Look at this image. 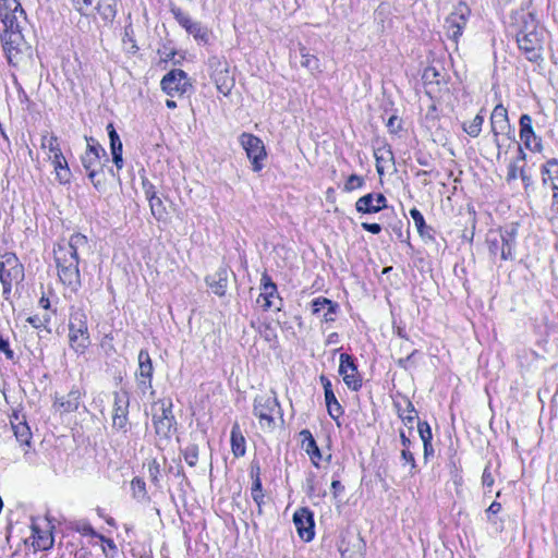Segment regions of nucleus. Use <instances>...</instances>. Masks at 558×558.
Segmentation results:
<instances>
[{"label": "nucleus", "mask_w": 558, "mask_h": 558, "mask_svg": "<svg viewBox=\"0 0 558 558\" xmlns=\"http://www.w3.org/2000/svg\"><path fill=\"white\" fill-rule=\"evenodd\" d=\"M519 48L524 51L530 61H538L543 45L542 33L536 28L531 31H520L517 35Z\"/></svg>", "instance_id": "1a4fd4ad"}, {"label": "nucleus", "mask_w": 558, "mask_h": 558, "mask_svg": "<svg viewBox=\"0 0 558 558\" xmlns=\"http://www.w3.org/2000/svg\"><path fill=\"white\" fill-rule=\"evenodd\" d=\"M171 13L173 14L175 21L196 40H208V32L202 25V23L193 21L189 14L184 13L178 7L171 8Z\"/></svg>", "instance_id": "dca6fc26"}, {"label": "nucleus", "mask_w": 558, "mask_h": 558, "mask_svg": "<svg viewBox=\"0 0 558 558\" xmlns=\"http://www.w3.org/2000/svg\"><path fill=\"white\" fill-rule=\"evenodd\" d=\"M331 489L335 498H337L344 490V486L341 484L340 481L333 480L331 482Z\"/></svg>", "instance_id": "680f3d73"}, {"label": "nucleus", "mask_w": 558, "mask_h": 558, "mask_svg": "<svg viewBox=\"0 0 558 558\" xmlns=\"http://www.w3.org/2000/svg\"><path fill=\"white\" fill-rule=\"evenodd\" d=\"M252 498L253 500L258 505L260 506L262 501H263V492H262V482H260V478L258 476V474L256 475L254 482H253V486H252Z\"/></svg>", "instance_id": "09e8293b"}, {"label": "nucleus", "mask_w": 558, "mask_h": 558, "mask_svg": "<svg viewBox=\"0 0 558 558\" xmlns=\"http://www.w3.org/2000/svg\"><path fill=\"white\" fill-rule=\"evenodd\" d=\"M11 424H12V428H13L14 435L16 437V440L21 445H25V446L29 447L31 439H32V432H31V428L27 425V423L20 421L17 423L11 422Z\"/></svg>", "instance_id": "473e14b6"}, {"label": "nucleus", "mask_w": 558, "mask_h": 558, "mask_svg": "<svg viewBox=\"0 0 558 558\" xmlns=\"http://www.w3.org/2000/svg\"><path fill=\"white\" fill-rule=\"evenodd\" d=\"M320 380H322V384L324 387L325 400H326L328 413L333 420H337L338 417H340L343 414L342 407L338 402V400L332 391L330 380L328 378H326L325 376H322Z\"/></svg>", "instance_id": "5701e85b"}, {"label": "nucleus", "mask_w": 558, "mask_h": 558, "mask_svg": "<svg viewBox=\"0 0 558 558\" xmlns=\"http://www.w3.org/2000/svg\"><path fill=\"white\" fill-rule=\"evenodd\" d=\"M401 460L403 461V465H410V474L413 475L416 470V462L413 453L409 449L401 450Z\"/></svg>", "instance_id": "603ef678"}, {"label": "nucleus", "mask_w": 558, "mask_h": 558, "mask_svg": "<svg viewBox=\"0 0 558 558\" xmlns=\"http://www.w3.org/2000/svg\"><path fill=\"white\" fill-rule=\"evenodd\" d=\"M361 226L365 231H368L373 234H378L381 231V226L378 223L363 222Z\"/></svg>", "instance_id": "052dcab7"}, {"label": "nucleus", "mask_w": 558, "mask_h": 558, "mask_svg": "<svg viewBox=\"0 0 558 558\" xmlns=\"http://www.w3.org/2000/svg\"><path fill=\"white\" fill-rule=\"evenodd\" d=\"M506 142H509L507 138H506V135H497V136H494V143L497 147V155H496V158L498 161L501 160V156H502V149L507 146L506 145Z\"/></svg>", "instance_id": "4d7b16f0"}, {"label": "nucleus", "mask_w": 558, "mask_h": 558, "mask_svg": "<svg viewBox=\"0 0 558 558\" xmlns=\"http://www.w3.org/2000/svg\"><path fill=\"white\" fill-rule=\"evenodd\" d=\"M41 149L47 150L48 158H51V156H56L61 154V148L59 144V140L53 134H44L41 135Z\"/></svg>", "instance_id": "72a5a7b5"}, {"label": "nucleus", "mask_w": 558, "mask_h": 558, "mask_svg": "<svg viewBox=\"0 0 558 558\" xmlns=\"http://www.w3.org/2000/svg\"><path fill=\"white\" fill-rule=\"evenodd\" d=\"M27 322L34 327V328H39L43 326V322L40 318H38L37 316H32V317H28L27 318Z\"/></svg>", "instance_id": "338daca9"}, {"label": "nucleus", "mask_w": 558, "mask_h": 558, "mask_svg": "<svg viewBox=\"0 0 558 558\" xmlns=\"http://www.w3.org/2000/svg\"><path fill=\"white\" fill-rule=\"evenodd\" d=\"M364 180L357 174H351L344 183L343 190L345 192H352L353 190L362 187Z\"/></svg>", "instance_id": "de8ad7c7"}, {"label": "nucleus", "mask_w": 558, "mask_h": 558, "mask_svg": "<svg viewBox=\"0 0 558 558\" xmlns=\"http://www.w3.org/2000/svg\"><path fill=\"white\" fill-rule=\"evenodd\" d=\"M206 282L211 291L218 295L223 296L228 287V271L226 268H220L214 275L206 278Z\"/></svg>", "instance_id": "a878e982"}, {"label": "nucleus", "mask_w": 558, "mask_h": 558, "mask_svg": "<svg viewBox=\"0 0 558 558\" xmlns=\"http://www.w3.org/2000/svg\"><path fill=\"white\" fill-rule=\"evenodd\" d=\"M404 403V408H401L399 403H396V407L398 408V414L404 425L412 429L414 420L416 417V412L411 401L405 400Z\"/></svg>", "instance_id": "f704fd0d"}, {"label": "nucleus", "mask_w": 558, "mask_h": 558, "mask_svg": "<svg viewBox=\"0 0 558 558\" xmlns=\"http://www.w3.org/2000/svg\"><path fill=\"white\" fill-rule=\"evenodd\" d=\"M525 159V154L522 150V148L518 145V157L515 160L511 161L508 166V172L506 180L507 182H511L518 177H520V169H523L521 166H519L520 161H523Z\"/></svg>", "instance_id": "58836bf2"}, {"label": "nucleus", "mask_w": 558, "mask_h": 558, "mask_svg": "<svg viewBox=\"0 0 558 558\" xmlns=\"http://www.w3.org/2000/svg\"><path fill=\"white\" fill-rule=\"evenodd\" d=\"M375 196L369 193L360 197L355 203V208L359 213L363 214H375L379 211V206H375Z\"/></svg>", "instance_id": "e433bc0d"}, {"label": "nucleus", "mask_w": 558, "mask_h": 558, "mask_svg": "<svg viewBox=\"0 0 558 558\" xmlns=\"http://www.w3.org/2000/svg\"><path fill=\"white\" fill-rule=\"evenodd\" d=\"M213 80L219 93L227 96L234 86V78L230 74L226 63H218V68L213 72Z\"/></svg>", "instance_id": "aec40b11"}, {"label": "nucleus", "mask_w": 558, "mask_h": 558, "mask_svg": "<svg viewBox=\"0 0 558 558\" xmlns=\"http://www.w3.org/2000/svg\"><path fill=\"white\" fill-rule=\"evenodd\" d=\"M87 247V238L75 233L71 235L69 242L60 243L53 250L58 277L71 292H76L81 287L78 252Z\"/></svg>", "instance_id": "f257e3e1"}, {"label": "nucleus", "mask_w": 558, "mask_h": 558, "mask_svg": "<svg viewBox=\"0 0 558 558\" xmlns=\"http://www.w3.org/2000/svg\"><path fill=\"white\" fill-rule=\"evenodd\" d=\"M489 252L493 255L501 254V240L499 234H495L493 238H488L487 240Z\"/></svg>", "instance_id": "5fc2aeb1"}, {"label": "nucleus", "mask_w": 558, "mask_h": 558, "mask_svg": "<svg viewBox=\"0 0 558 558\" xmlns=\"http://www.w3.org/2000/svg\"><path fill=\"white\" fill-rule=\"evenodd\" d=\"M97 10L100 16L107 22H112L117 14L116 4L112 1L99 3Z\"/></svg>", "instance_id": "79ce46f5"}, {"label": "nucleus", "mask_w": 558, "mask_h": 558, "mask_svg": "<svg viewBox=\"0 0 558 558\" xmlns=\"http://www.w3.org/2000/svg\"><path fill=\"white\" fill-rule=\"evenodd\" d=\"M253 413L258 418L262 429L275 427V416H281L280 404L275 393H263L254 399Z\"/></svg>", "instance_id": "39448f33"}, {"label": "nucleus", "mask_w": 558, "mask_h": 558, "mask_svg": "<svg viewBox=\"0 0 558 558\" xmlns=\"http://www.w3.org/2000/svg\"><path fill=\"white\" fill-rule=\"evenodd\" d=\"M54 168L57 180L61 184H65L70 182L71 179V171L68 165V161L63 154H59L56 156H51V158H48Z\"/></svg>", "instance_id": "bb28decb"}, {"label": "nucleus", "mask_w": 558, "mask_h": 558, "mask_svg": "<svg viewBox=\"0 0 558 558\" xmlns=\"http://www.w3.org/2000/svg\"><path fill=\"white\" fill-rule=\"evenodd\" d=\"M339 374L342 376L348 388L352 390L361 388L362 381L351 355L347 353L340 354Z\"/></svg>", "instance_id": "a211bd4d"}, {"label": "nucleus", "mask_w": 558, "mask_h": 558, "mask_svg": "<svg viewBox=\"0 0 558 558\" xmlns=\"http://www.w3.org/2000/svg\"><path fill=\"white\" fill-rule=\"evenodd\" d=\"M24 280V266L14 253H4L0 256V282L2 284V295L5 300L10 299L14 284Z\"/></svg>", "instance_id": "7ed1b4c3"}, {"label": "nucleus", "mask_w": 558, "mask_h": 558, "mask_svg": "<svg viewBox=\"0 0 558 558\" xmlns=\"http://www.w3.org/2000/svg\"><path fill=\"white\" fill-rule=\"evenodd\" d=\"M494 482H495V478H494V476H493V474L490 472V466L488 464L484 469V472H483V475H482V485L484 487L485 494L492 492V487L494 485Z\"/></svg>", "instance_id": "8fccbe9b"}, {"label": "nucleus", "mask_w": 558, "mask_h": 558, "mask_svg": "<svg viewBox=\"0 0 558 558\" xmlns=\"http://www.w3.org/2000/svg\"><path fill=\"white\" fill-rule=\"evenodd\" d=\"M400 440H401V444L403 446V449H409L410 445H411V440L410 438L405 435V433L403 430H400Z\"/></svg>", "instance_id": "69168bd1"}, {"label": "nucleus", "mask_w": 558, "mask_h": 558, "mask_svg": "<svg viewBox=\"0 0 558 558\" xmlns=\"http://www.w3.org/2000/svg\"><path fill=\"white\" fill-rule=\"evenodd\" d=\"M520 138L530 150L539 151L542 149L541 138H538L532 126V118L524 113L520 117Z\"/></svg>", "instance_id": "6ab92c4d"}, {"label": "nucleus", "mask_w": 558, "mask_h": 558, "mask_svg": "<svg viewBox=\"0 0 558 558\" xmlns=\"http://www.w3.org/2000/svg\"><path fill=\"white\" fill-rule=\"evenodd\" d=\"M162 90L170 97L182 96L191 87L187 75L183 70L174 69L161 80Z\"/></svg>", "instance_id": "9d476101"}, {"label": "nucleus", "mask_w": 558, "mask_h": 558, "mask_svg": "<svg viewBox=\"0 0 558 558\" xmlns=\"http://www.w3.org/2000/svg\"><path fill=\"white\" fill-rule=\"evenodd\" d=\"M299 51L301 54V65L303 68L307 69L312 73L322 72L319 59L316 56L311 54L302 44H299Z\"/></svg>", "instance_id": "c85d7f7f"}, {"label": "nucleus", "mask_w": 558, "mask_h": 558, "mask_svg": "<svg viewBox=\"0 0 558 558\" xmlns=\"http://www.w3.org/2000/svg\"><path fill=\"white\" fill-rule=\"evenodd\" d=\"M490 131L493 136L506 135V138L514 142V129L509 122L508 110L501 104L497 105L490 114Z\"/></svg>", "instance_id": "4468645a"}, {"label": "nucleus", "mask_w": 558, "mask_h": 558, "mask_svg": "<svg viewBox=\"0 0 558 558\" xmlns=\"http://www.w3.org/2000/svg\"><path fill=\"white\" fill-rule=\"evenodd\" d=\"M138 368L135 373L137 388L146 393L153 388L151 379L154 374V366L150 355L147 350H141L137 356Z\"/></svg>", "instance_id": "2eb2a0df"}, {"label": "nucleus", "mask_w": 558, "mask_h": 558, "mask_svg": "<svg viewBox=\"0 0 558 558\" xmlns=\"http://www.w3.org/2000/svg\"><path fill=\"white\" fill-rule=\"evenodd\" d=\"M130 399L126 392H116L112 415H129Z\"/></svg>", "instance_id": "c9c22d12"}, {"label": "nucleus", "mask_w": 558, "mask_h": 558, "mask_svg": "<svg viewBox=\"0 0 558 558\" xmlns=\"http://www.w3.org/2000/svg\"><path fill=\"white\" fill-rule=\"evenodd\" d=\"M483 123L484 116L480 112L472 121L463 123V131L472 137H477L481 134Z\"/></svg>", "instance_id": "ea45409f"}, {"label": "nucleus", "mask_w": 558, "mask_h": 558, "mask_svg": "<svg viewBox=\"0 0 558 558\" xmlns=\"http://www.w3.org/2000/svg\"><path fill=\"white\" fill-rule=\"evenodd\" d=\"M0 20L4 27H21L26 23L25 11L19 0H0Z\"/></svg>", "instance_id": "9b49d317"}, {"label": "nucleus", "mask_w": 558, "mask_h": 558, "mask_svg": "<svg viewBox=\"0 0 558 558\" xmlns=\"http://www.w3.org/2000/svg\"><path fill=\"white\" fill-rule=\"evenodd\" d=\"M69 345L80 355L84 354L90 345L87 316L82 310H76L70 315Z\"/></svg>", "instance_id": "f03ea898"}, {"label": "nucleus", "mask_w": 558, "mask_h": 558, "mask_svg": "<svg viewBox=\"0 0 558 558\" xmlns=\"http://www.w3.org/2000/svg\"><path fill=\"white\" fill-rule=\"evenodd\" d=\"M301 436L303 437V445L305 446L306 452L310 454L313 463L317 465L318 459L322 458L319 448L316 445V441L314 437L312 436L311 432L307 429H304L301 432Z\"/></svg>", "instance_id": "7c9ffc66"}, {"label": "nucleus", "mask_w": 558, "mask_h": 558, "mask_svg": "<svg viewBox=\"0 0 558 558\" xmlns=\"http://www.w3.org/2000/svg\"><path fill=\"white\" fill-rule=\"evenodd\" d=\"M520 178L522 179L525 187L531 184V178L525 173L524 169H520Z\"/></svg>", "instance_id": "774afa93"}, {"label": "nucleus", "mask_w": 558, "mask_h": 558, "mask_svg": "<svg viewBox=\"0 0 558 558\" xmlns=\"http://www.w3.org/2000/svg\"><path fill=\"white\" fill-rule=\"evenodd\" d=\"M149 206H150V211H151V215L157 219V220H162L165 219L166 215H167V208L166 206L163 205L162 201L160 197H156L151 201H149Z\"/></svg>", "instance_id": "37998d69"}, {"label": "nucleus", "mask_w": 558, "mask_h": 558, "mask_svg": "<svg viewBox=\"0 0 558 558\" xmlns=\"http://www.w3.org/2000/svg\"><path fill=\"white\" fill-rule=\"evenodd\" d=\"M1 41L8 61L13 65H17L29 49L23 35V24L21 27H4Z\"/></svg>", "instance_id": "20e7f679"}, {"label": "nucleus", "mask_w": 558, "mask_h": 558, "mask_svg": "<svg viewBox=\"0 0 558 558\" xmlns=\"http://www.w3.org/2000/svg\"><path fill=\"white\" fill-rule=\"evenodd\" d=\"M0 351L5 354L7 359L13 360L14 352L10 349L8 339H4L2 335H0Z\"/></svg>", "instance_id": "13d9d810"}, {"label": "nucleus", "mask_w": 558, "mask_h": 558, "mask_svg": "<svg viewBox=\"0 0 558 558\" xmlns=\"http://www.w3.org/2000/svg\"><path fill=\"white\" fill-rule=\"evenodd\" d=\"M293 523L296 532L305 542H311L314 538V519L313 513L307 508H300L293 514Z\"/></svg>", "instance_id": "f3484780"}, {"label": "nucleus", "mask_w": 558, "mask_h": 558, "mask_svg": "<svg viewBox=\"0 0 558 558\" xmlns=\"http://www.w3.org/2000/svg\"><path fill=\"white\" fill-rule=\"evenodd\" d=\"M87 147L81 157L82 166L87 172L89 180L95 187H99L100 181L96 180L98 173L102 170L101 156H106L104 147L93 137H86Z\"/></svg>", "instance_id": "423d86ee"}, {"label": "nucleus", "mask_w": 558, "mask_h": 558, "mask_svg": "<svg viewBox=\"0 0 558 558\" xmlns=\"http://www.w3.org/2000/svg\"><path fill=\"white\" fill-rule=\"evenodd\" d=\"M260 293L256 299V304L263 310L268 311L275 308L280 311L281 299L277 291V286L272 282L271 278L265 272L260 279Z\"/></svg>", "instance_id": "f8f14e48"}, {"label": "nucleus", "mask_w": 558, "mask_h": 558, "mask_svg": "<svg viewBox=\"0 0 558 558\" xmlns=\"http://www.w3.org/2000/svg\"><path fill=\"white\" fill-rule=\"evenodd\" d=\"M376 169L379 174L384 173V163L393 160V154L388 146L379 147L375 150Z\"/></svg>", "instance_id": "4c0bfd02"}, {"label": "nucleus", "mask_w": 558, "mask_h": 558, "mask_svg": "<svg viewBox=\"0 0 558 558\" xmlns=\"http://www.w3.org/2000/svg\"><path fill=\"white\" fill-rule=\"evenodd\" d=\"M132 497L138 502H149L150 497L147 494L146 483L141 477H134L131 481Z\"/></svg>", "instance_id": "2f4dec72"}, {"label": "nucleus", "mask_w": 558, "mask_h": 558, "mask_svg": "<svg viewBox=\"0 0 558 558\" xmlns=\"http://www.w3.org/2000/svg\"><path fill=\"white\" fill-rule=\"evenodd\" d=\"M470 13L471 11L466 3L459 2L445 20V34L456 45L458 44L459 38L462 36L463 29L466 26L468 20L470 17Z\"/></svg>", "instance_id": "0eeeda50"}, {"label": "nucleus", "mask_w": 558, "mask_h": 558, "mask_svg": "<svg viewBox=\"0 0 558 558\" xmlns=\"http://www.w3.org/2000/svg\"><path fill=\"white\" fill-rule=\"evenodd\" d=\"M312 308L314 314H322L323 319L326 323L335 322V315L338 308V304L326 298H317L312 302Z\"/></svg>", "instance_id": "b1692460"}, {"label": "nucleus", "mask_w": 558, "mask_h": 558, "mask_svg": "<svg viewBox=\"0 0 558 558\" xmlns=\"http://www.w3.org/2000/svg\"><path fill=\"white\" fill-rule=\"evenodd\" d=\"M34 538L37 547L43 550L49 549L53 545V537L50 533L41 535L37 529H34Z\"/></svg>", "instance_id": "c03bdc74"}, {"label": "nucleus", "mask_w": 558, "mask_h": 558, "mask_svg": "<svg viewBox=\"0 0 558 558\" xmlns=\"http://www.w3.org/2000/svg\"><path fill=\"white\" fill-rule=\"evenodd\" d=\"M107 131H108V135L110 138V149H111V154H112V160L118 169H122V167H123L122 142H121L120 136L118 135L113 124L109 123L107 125Z\"/></svg>", "instance_id": "393cba45"}, {"label": "nucleus", "mask_w": 558, "mask_h": 558, "mask_svg": "<svg viewBox=\"0 0 558 558\" xmlns=\"http://www.w3.org/2000/svg\"><path fill=\"white\" fill-rule=\"evenodd\" d=\"M501 510V504L494 501L490 504V506L486 509V514L489 518L490 515L497 514Z\"/></svg>", "instance_id": "e2e57ef3"}, {"label": "nucleus", "mask_w": 558, "mask_h": 558, "mask_svg": "<svg viewBox=\"0 0 558 558\" xmlns=\"http://www.w3.org/2000/svg\"><path fill=\"white\" fill-rule=\"evenodd\" d=\"M438 76H440V74L435 68H427L423 74L426 84H432L433 82L439 84Z\"/></svg>", "instance_id": "6e6d98bb"}, {"label": "nucleus", "mask_w": 558, "mask_h": 558, "mask_svg": "<svg viewBox=\"0 0 558 558\" xmlns=\"http://www.w3.org/2000/svg\"><path fill=\"white\" fill-rule=\"evenodd\" d=\"M184 461L190 466H195L198 461V447L196 445L187 446L183 451Z\"/></svg>", "instance_id": "49530a36"}, {"label": "nucleus", "mask_w": 558, "mask_h": 558, "mask_svg": "<svg viewBox=\"0 0 558 558\" xmlns=\"http://www.w3.org/2000/svg\"><path fill=\"white\" fill-rule=\"evenodd\" d=\"M410 215L415 223V227L417 229V232L420 233V235L422 238H425V239H428V240H433L434 236H433V228L427 226L425 223V219L422 215V213L416 209V208H412L410 210Z\"/></svg>", "instance_id": "c756f323"}, {"label": "nucleus", "mask_w": 558, "mask_h": 558, "mask_svg": "<svg viewBox=\"0 0 558 558\" xmlns=\"http://www.w3.org/2000/svg\"><path fill=\"white\" fill-rule=\"evenodd\" d=\"M375 196V199H374V203L376 204L375 206H379V211L383 209V208H386L387 207V199L386 197L378 193V194H374Z\"/></svg>", "instance_id": "0e129e2a"}, {"label": "nucleus", "mask_w": 558, "mask_h": 558, "mask_svg": "<svg viewBox=\"0 0 558 558\" xmlns=\"http://www.w3.org/2000/svg\"><path fill=\"white\" fill-rule=\"evenodd\" d=\"M82 393L78 388H73L66 396H56L53 407L62 413L74 412L80 407Z\"/></svg>", "instance_id": "4be33fe9"}, {"label": "nucleus", "mask_w": 558, "mask_h": 558, "mask_svg": "<svg viewBox=\"0 0 558 558\" xmlns=\"http://www.w3.org/2000/svg\"><path fill=\"white\" fill-rule=\"evenodd\" d=\"M143 189H144V193H145V196L147 198V201H151L157 196V193H156V190H155V186L148 182V181H143Z\"/></svg>", "instance_id": "bf43d9fd"}, {"label": "nucleus", "mask_w": 558, "mask_h": 558, "mask_svg": "<svg viewBox=\"0 0 558 558\" xmlns=\"http://www.w3.org/2000/svg\"><path fill=\"white\" fill-rule=\"evenodd\" d=\"M158 404L160 413L153 415L155 432L160 437L169 438L175 424L172 414V402L162 400L159 401Z\"/></svg>", "instance_id": "ddd939ff"}, {"label": "nucleus", "mask_w": 558, "mask_h": 558, "mask_svg": "<svg viewBox=\"0 0 558 558\" xmlns=\"http://www.w3.org/2000/svg\"><path fill=\"white\" fill-rule=\"evenodd\" d=\"M544 173L548 174V178L544 177V182L550 181L551 189L558 191V162L556 160H549L544 167Z\"/></svg>", "instance_id": "a19ab883"}, {"label": "nucleus", "mask_w": 558, "mask_h": 558, "mask_svg": "<svg viewBox=\"0 0 558 558\" xmlns=\"http://www.w3.org/2000/svg\"><path fill=\"white\" fill-rule=\"evenodd\" d=\"M240 144L252 163V170L259 172L264 168L263 161L267 156L263 141L253 134L243 133L240 136Z\"/></svg>", "instance_id": "6e6552de"}, {"label": "nucleus", "mask_w": 558, "mask_h": 558, "mask_svg": "<svg viewBox=\"0 0 558 558\" xmlns=\"http://www.w3.org/2000/svg\"><path fill=\"white\" fill-rule=\"evenodd\" d=\"M231 448L235 457L245 454V438L238 423H235L231 429Z\"/></svg>", "instance_id": "cd10ccee"}, {"label": "nucleus", "mask_w": 558, "mask_h": 558, "mask_svg": "<svg viewBox=\"0 0 558 558\" xmlns=\"http://www.w3.org/2000/svg\"><path fill=\"white\" fill-rule=\"evenodd\" d=\"M417 429L423 444L432 442V429L427 422H418Z\"/></svg>", "instance_id": "3c124183"}, {"label": "nucleus", "mask_w": 558, "mask_h": 558, "mask_svg": "<svg viewBox=\"0 0 558 558\" xmlns=\"http://www.w3.org/2000/svg\"><path fill=\"white\" fill-rule=\"evenodd\" d=\"M71 2L82 15H88L92 11L93 0H71Z\"/></svg>", "instance_id": "864d4df0"}, {"label": "nucleus", "mask_w": 558, "mask_h": 558, "mask_svg": "<svg viewBox=\"0 0 558 558\" xmlns=\"http://www.w3.org/2000/svg\"><path fill=\"white\" fill-rule=\"evenodd\" d=\"M129 417L123 415H112V424L111 427L113 430L118 433H122L125 435L129 430Z\"/></svg>", "instance_id": "a18cd8bd"}, {"label": "nucleus", "mask_w": 558, "mask_h": 558, "mask_svg": "<svg viewBox=\"0 0 558 558\" xmlns=\"http://www.w3.org/2000/svg\"><path fill=\"white\" fill-rule=\"evenodd\" d=\"M518 230L514 225H510L502 229L499 233L501 240V258L512 259L514 257V247Z\"/></svg>", "instance_id": "412c9836"}]
</instances>
